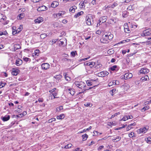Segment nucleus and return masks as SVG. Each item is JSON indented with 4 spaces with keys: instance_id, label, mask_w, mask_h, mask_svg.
<instances>
[{
    "instance_id": "obj_1",
    "label": "nucleus",
    "mask_w": 151,
    "mask_h": 151,
    "mask_svg": "<svg viewBox=\"0 0 151 151\" xmlns=\"http://www.w3.org/2000/svg\"><path fill=\"white\" fill-rule=\"evenodd\" d=\"M113 37V35L110 32H106L103 35L101 41L102 43H108L112 39Z\"/></svg>"
},
{
    "instance_id": "obj_2",
    "label": "nucleus",
    "mask_w": 151,
    "mask_h": 151,
    "mask_svg": "<svg viewBox=\"0 0 151 151\" xmlns=\"http://www.w3.org/2000/svg\"><path fill=\"white\" fill-rule=\"evenodd\" d=\"M75 84L76 86L82 90V91L79 92L78 94L84 93L87 89L86 88V84L84 82L76 81Z\"/></svg>"
},
{
    "instance_id": "obj_3",
    "label": "nucleus",
    "mask_w": 151,
    "mask_h": 151,
    "mask_svg": "<svg viewBox=\"0 0 151 151\" xmlns=\"http://www.w3.org/2000/svg\"><path fill=\"white\" fill-rule=\"evenodd\" d=\"M95 16L93 15L89 14L86 17L85 20L86 24L88 25H91L93 23V19Z\"/></svg>"
},
{
    "instance_id": "obj_4",
    "label": "nucleus",
    "mask_w": 151,
    "mask_h": 151,
    "mask_svg": "<svg viewBox=\"0 0 151 151\" xmlns=\"http://www.w3.org/2000/svg\"><path fill=\"white\" fill-rule=\"evenodd\" d=\"M132 74L130 73H125L124 76H121V78L122 79L127 80L132 78Z\"/></svg>"
},
{
    "instance_id": "obj_5",
    "label": "nucleus",
    "mask_w": 151,
    "mask_h": 151,
    "mask_svg": "<svg viewBox=\"0 0 151 151\" xmlns=\"http://www.w3.org/2000/svg\"><path fill=\"white\" fill-rule=\"evenodd\" d=\"M107 17L104 16L101 17L99 20V22L97 24V27H98L99 26L102 24V23L105 22L107 19Z\"/></svg>"
},
{
    "instance_id": "obj_6",
    "label": "nucleus",
    "mask_w": 151,
    "mask_h": 151,
    "mask_svg": "<svg viewBox=\"0 0 151 151\" xmlns=\"http://www.w3.org/2000/svg\"><path fill=\"white\" fill-rule=\"evenodd\" d=\"M148 129L149 128L148 127H145L138 129L137 132L138 134H141L142 133H144L147 131Z\"/></svg>"
},
{
    "instance_id": "obj_7",
    "label": "nucleus",
    "mask_w": 151,
    "mask_h": 151,
    "mask_svg": "<svg viewBox=\"0 0 151 151\" xmlns=\"http://www.w3.org/2000/svg\"><path fill=\"white\" fill-rule=\"evenodd\" d=\"M6 17L1 14L0 13V22L3 23L4 24H7L8 23V21H6L5 23L4 22V21L6 20Z\"/></svg>"
},
{
    "instance_id": "obj_8",
    "label": "nucleus",
    "mask_w": 151,
    "mask_h": 151,
    "mask_svg": "<svg viewBox=\"0 0 151 151\" xmlns=\"http://www.w3.org/2000/svg\"><path fill=\"white\" fill-rule=\"evenodd\" d=\"M151 34L150 31L148 30V29L143 31V32L141 33V35L142 37H145L146 36H150Z\"/></svg>"
},
{
    "instance_id": "obj_9",
    "label": "nucleus",
    "mask_w": 151,
    "mask_h": 151,
    "mask_svg": "<svg viewBox=\"0 0 151 151\" xmlns=\"http://www.w3.org/2000/svg\"><path fill=\"white\" fill-rule=\"evenodd\" d=\"M149 72V69L146 68H142L139 70V72L141 74H145L148 73Z\"/></svg>"
},
{
    "instance_id": "obj_10",
    "label": "nucleus",
    "mask_w": 151,
    "mask_h": 151,
    "mask_svg": "<svg viewBox=\"0 0 151 151\" xmlns=\"http://www.w3.org/2000/svg\"><path fill=\"white\" fill-rule=\"evenodd\" d=\"M84 65H85L89 66L91 68H92L96 65V62L93 61L86 62L84 63Z\"/></svg>"
},
{
    "instance_id": "obj_11",
    "label": "nucleus",
    "mask_w": 151,
    "mask_h": 151,
    "mask_svg": "<svg viewBox=\"0 0 151 151\" xmlns=\"http://www.w3.org/2000/svg\"><path fill=\"white\" fill-rule=\"evenodd\" d=\"M109 74L107 71H102L98 73V76L101 77H104Z\"/></svg>"
},
{
    "instance_id": "obj_12",
    "label": "nucleus",
    "mask_w": 151,
    "mask_h": 151,
    "mask_svg": "<svg viewBox=\"0 0 151 151\" xmlns=\"http://www.w3.org/2000/svg\"><path fill=\"white\" fill-rule=\"evenodd\" d=\"M41 67L42 69L47 70L50 68V65L48 63H44L41 65Z\"/></svg>"
},
{
    "instance_id": "obj_13",
    "label": "nucleus",
    "mask_w": 151,
    "mask_h": 151,
    "mask_svg": "<svg viewBox=\"0 0 151 151\" xmlns=\"http://www.w3.org/2000/svg\"><path fill=\"white\" fill-rule=\"evenodd\" d=\"M20 70L17 69L13 68L12 69V74L14 76H17L20 72Z\"/></svg>"
},
{
    "instance_id": "obj_14",
    "label": "nucleus",
    "mask_w": 151,
    "mask_h": 151,
    "mask_svg": "<svg viewBox=\"0 0 151 151\" xmlns=\"http://www.w3.org/2000/svg\"><path fill=\"white\" fill-rule=\"evenodd\" d=\"M129 85L126 83L124 84L122 87L124 91H127L129 89Z\"/></svg>"
},
{
    "instance_id": "obj_15",
    "label": "nucleus",
    "mask_w": 151,
    "mask_h": 151,
    "mask_svg": "<svg viewBox=\"0 0 151 151\" xmlns=\"http://www.w3.org/2000/svg\"><path fill=\"white\" fill-rule=\"evenodd\" d=\"M119 67L116 65H114L111 66L110 68L111 70L112 71H115L116 72L118 71L119 69Z\"/></svg>"
},
{
    "instance_id": "obj_16",
    "label": "nucleus",
    "mask_w": 151,
    "mask_h": 151,
    "mask_svg": "<svg viewBox=\"0 0 151 151\" xmlns=\"http://www.w3.org/2000/svg\"><path fill=\"white\" fill-rule=\"evenodd\" d=\"M66 91L68 93H70L72 96L74 95L75 94V92L73 88L68 89H67Z\"/></svg>"
},
{
    "instance_id": "obj_17",
    "label": "nucleus",
    "mask_w": 151,
    "mask_h": 151,
    "mask_svg": "<svg viewBox=\"0 0 151 151\" xmlns=\"http://www.w3.org/2000/svg\"><path fill=\"white\" fill-rule=\"evenodd\" d=\"M117 82L118 83H119V82L117 81V80H113V81H111L110 82L109 84H108V86L109 87H110L113 85H116L118 84V83H116V82Z\"/></svg>"
},
{
    "instance_id": "obj_18",
    "label": "nucleus",
    "mask_w": 151,
    "mask_h": 151,
    "mask_svg": "<svg viewBox=\"0 0 151 151\" xmlns=\"http://www.w3.org/2000/svg\"><path fill=\"white\" fill-rule=\"evenodd\" d=\"M91 81L93 82V85L94 86H97L99 84V82L98 78L95 80L91 79Z\"/></svg>"
},
{
    "instance_id": "obj_19",
    "label": "nucleus",
    "mask_w": 151,
    "mask_h": 151,
    "mask_svg": "<svg viewBox=\"0 0 151 151\" xmlns=\"http://www.w3.org/2000/svg\"><path fill=\"white\" fill-rule=\"evenodd\" d=\"M43 21V18L42 17H39L36 19L35 22L36 23H40Z\"/></svg>"
},
{
    "instance_id": "obj_20",
    "label": "nucleus",
    "mask_w": 151,
    "mask_h": 151,
    "mask_svg": "<svg viewBox=\"0 0 151 151\" xmlns=\"http://www.w3.org/2000/svg\"><path fill=\"white\" fill-rule=\"evenodd\" d=\"M22 63V61L20 59H17L16 62V65L19 66Z\"/></svg>"
},
{
    "instance_id": "obj_21",
    "label": "nucleus",
    "mask_w": 151,
    "mask_h": 151,
    "mask_svg": "<svg viewBox=\"0 0 151 151\" xmlns=\"http://www.w3.org/2000/svg\"><path fill=\"white\" fill-rule=\"evenodd\" d=\"M59 5V3L57 1H53L51 4L52 7L55 8Z\"/></svg>"
},
{
    "instance_id": "obj_22",
    "label": "nucleus",
    "mask_w": 151,
    "mask_h": 151,
    "mask_svg": "<svg viewBox=\"0 0 151 151\" xmlns=\"http://www.w3.org/2000/svg\"><path fill=\"white\" fill-rule=\"evenodd\" d=\"M95 65V67L96 68H99L102 66V64L100 63V62L98 60L96 63V65Z\"/></svg>"
},
{
    "instance_id": "obj_23",
    "label": "nucleus",
    "mask_w": 151,
    "mask_h": 151,
    "mask_svg": "<svg viewBox=\"0 0 151 151\" xmlns=\"http://www.w3.org/2000/svg\"><path fill=\"white\" fill-rule=\"evenodd\" d=\"M63 75L66 81H69L70 80V77L68 76V75L67 74V73H64L63 74Z\"/></svg>"
},
{
    "instance_id": "obj_24",
    "label": "nucleus",
    "mask_w": 151,
    "mask_h": 151,
    "mask_svg": "<svg viewBox=\"0 0 151 151\" xmlns=\"http://www.w3.org/2000/svg\"><path fill=\"white\" fill-rule=\"evenodd\" d=\"M91 35L89 33H85L84 34V37L85 40H87L91 37Z\"/></svg>"
},
{
    "instance_id": "obj_25",
    "label": "nucleus",
    "mask_w": 151,
    "mask_h": 151,
    "mask_svg": "<svg viewBox=\"0 0 151 151\" xmlns=\"http://www.w3.org/2000/svg\"><path fill=\"white\" fill-rule=\"evenodd\" d=\"M65 117V114H62L59 115L57 116L56 117V118L58 119H63Z\"/></svg>"
},
{
    "instance_id": "obj_26",
    "label": "nucleus",
    "mask_w": 151,
    "mask_h": 151,
    "mask_svg": "<svg viewBox=\"0 0 151 151\" xmlns=\"http://www.w3.org/2000/svg\"><path fill=\"white\" fill-rule=\"evenodd\" d=\"M149 79V77L148 76H145L144 77H142L141 79V80L142 82L145 81L147 80V79Z\"/></svg>"
},
{
    "instance_id": "obj_27",
    "label": "nucleus",
    "mask_w": 151,
    "mask_h": 151,
    "mask_svg": "<svg viewBox=\"0 0 151 151\" xmlns=\"http://www.w3.org/2000/svg\"><path fill=\"white\" fill-rule=\"evenodd\" d=\"M76 9L77 7L76 6H73L70 8L69 11L72 13H74L75 12V10Z\"/></svg>"
},
{
    "instance_id": "obj_28",
    "label": "nucleus",
    "mask_w": 151,
    "mask_h": 151,
    "mask_svg": "<svg viewBox=\"0 0 151 151\" xmlns=\"http://www.w3.org/2000/svg\"><path fill=\"white\" fill-rule=\"evenodd\" d=\"M21 30H16V29H12V34L13 35H14L18 34Z\"/></svg>"
},
{
    "instance_id": "obj_29",
    "label": "nucleus",
    "mask_w": 151,
    "mask_h": 151,
    "mask_svg": "<svg viewBox=\"0 0 151 151\" xmlns=\"http://www.w3.org/2000/svg\"><path fill=\"white\" fill-rule=\"evenodd\" d=\"M40 50H35L34 53H33V56H38L40 53Z\"/></svg>"
},
{
    "instance_id": "obj_30",
    "label": "nucleus",
    "mask_w": 151,
    "mask_h": 151,
    "mask_svg": "<svg viewBox=\"0 0 151 151\" xmlns=\"http://www.w3.org/2000/svg\"><path fill=\"white\" fill-rule=\"evenodd\" d=\"M10 118V116L9 115H7L4 116L2 118V120L4 121H7L9 120Z\"/></svg>"
},
{
    "instance_id": "obj_31",
    "label": "nucleus",
    "mask_w": 151,
    "mask_h": 151,
    "mask_svg": "<svg viewBox=\"0 0 151 151\" xmlns=\"http://www.w3.org/2000/svg\"><path fill=\"white\" fill-rule=\"evenodd\" d=\"M83 13V11H81V12H78L74 16V17L75 18L82 15Z\"/></svg>"
},
{
    "instance_id": "obj_32",
    "label": "nucleus",
    "mask_w": 151,
    "mask_h": 151,
    "mask_svg": "<svg viewBox=\"0 0 151 151\" xmlns=\"http://www.w3.org/2000/svg\"><path fill=\"white\" fill-rule=\"evenodd\" d=\"M65 13V12L64 11H61L58 14H57L56 16L57 17L58 16H59V18L62 17L63 15H64Z\"/></svg>"
},
{
    "instance_id": "obj_33",
    "label": "nucleus",
    "mask_w": 151,
    "mask_h": 151,
    "mask_svg": "<svg viewBox=\"0 0 151 151\" xmlns=\"http://www.w3.org/2000/svg\"><path fill=\"white\" fill-rule=\"evenodd\" d=\"M82 140L83 141L86 140L88 137V135L86 134L83 135L82 136Z\"/></svg>"
},
{
    "instance_id": "obj_34",
    "label": "nucleus",
    "mask_w": 151,
    "mask_h": 151,
    "mask_svg": "<svg viewBox=\"0 0 151 151\" xmlns=\"http://www.w3.org/2000/svg\"><path fill=\"white\" fill-rule=\"evenodd\" d=\"M150 108V107L148 106H146L144 107L141 109V111H144Z\"/></svg>"
},
{
    "instance_id": "obj_35",
    "label": "nucleus",
    "mask_w": 151,
    "mask_h": 151,
    "mask_svg": "<svg viewBox=\"0 0 151 151\" xmlns=\"http://www.w3.org/2000/svg\"><path fill=\"white\" fill-rule=\"evenodd\" d=\"M86 83L87 86H91L93 84V82L91 80V81L89 80L87 81Z\"/></svg>"
},
{
    "instance_id": "obj_36",
    "label": "nucleus",
    "mask_w": 151,
    "mask_h": 151,
    "mask_svg": "<svg viewBox=\"0 0 151 151\" xmlns=\"http://www.w3.org/2000/svg\"><path fill=\"white\" fill-rule=\"evenodd\" d=\"M24 14L22 13L19 14L17 17V18L19 19H21L24 17Z\"/></svg>"
},
{
    "instance_id": "obj_37",
    "label": "nucleus",
    "mask_w": 151,
    "mask_h": 151,
    "mask_svg": "<svg viewBox=\"0 0 151 151\" xmlns=\"http://www.w3.org/2000/svg\"><path fill=\"white\" fill-rule=\"evenodd\" d=\"M121 139V137L119 136H117L116 137H114V139H112L113 141H119Z\"/></svg>"
},
{
    "instance_id": "obj_38",
    "label": "nucleus",
    "mask_w": 151,
    "mask_h": 151,
    "mask_svg": "<svg viewBox=\"0 0 151 151\" xmlns=\"http://www.w3.org/2000/svg\"><path fill=\"white\" fill-rule=\"evenodd\" d=\"M58 40V39H57L52 40L49 42V44L50 45H52L53 44L55 43Z\"/></svg>"
},
{
    "instance_id": "obj_39",
    "label": "nucleus",
    "mask_w": 151,
    "mask_h": 151,
    "mask_svg": "<svg viewBox=\"0 0 151 151\" xmlns=\"http://www.w3.org/2000/svg\"><path fill=\"white\" fill-rule=\"evenodd\" d=\"M114 52V51L112 49H110L107 51V53L108 54L111 55L113 54Z\"/></svg>"
},
{
    "instance_id": "obj_40",
    "label": "nucleus",
    "mask_w": 151,
    "mask_h": 151,
    "mask_svg": "<svg viewBox=\"0 0 151 151\" xmlns=\"http://www.w3.org/2000/svg\"><path fill=\"white\" fill-rule=\"evenodd\" d=\"M47 36V34L46 33H43L40 35V37L42 39H44Z\"/></svg>"
},
{
    "instance_id": "obj_41",
    "label": "nucleus",
    "mask_w": 151,
    "mask_h": 151,
    "mask_svg": "<svg viewBox=\"0 0 151 151\" xmlns=\"http://www.w3.org/2000/svg\"><path fill=\"white\" fill-rule=\"evenodd\" d=\"M116 91V89L115 88L112 89L110 91V93L111 95L113 96L114 95V93H115V92Z\"/></svg>"
},
{
    "instance_id": "obj_42",
    "label": "nucleus",
    "mask_w": 151,
    "mask_h": 151,
    "mask_svg": "<svg viewBox=\"0 0 151 151\" xmlns=\"http://www.w3.org/2000/svg\"><path fill=\"white\" fill-rule=\"evenodd\" d=\"M84 105L88 107L89 106L90 107H91L93 106V104H92L91 103H90L89 102H87L84 104Z\"/></svg>"
},
{
    "instance_id": "obj_43",
    "label": "nucleus",
    "mask_w": 151,
    "mask_h": 151,
    "mask_svg": "<svg viewBox=\"0 0 151 151\" xmlns=\"http://www.w3.org/2000/svg\"><path fill=\"white\" fill-rule=\"evenodd\" d=\"M76 54H77L76 51H72L70 53V55L71 56L73 57H74L75 56Z\"/></svg>"
},
{
    "instance_id": "obj_44",
    "label": "nucleus",
    "mask_w": 151,
    "mask_h": 151,
    "mask_svg": "<svg viewBox=\"0 0 151 151\" xmlns=\"http://www.w3.org/2000/svg\"><path fill=\"white\" fill-rule=\"evenodd\" d=\"M129 136L130 138H132L133 137H135V133L134 132H131L129 134Z\"/></svg>"
},
{
    "instance_id": "obj_45",
    "label": "nucleus",
    "mask_w": 151,
    "mask_h": 151,
    "mask_svg": "<svg viewBox=\"0 0 151 151\" xmlns=\"http://www.w3.org/2000/svg\"><path fill=\"white\" fill-rule=\"evenodd\" d=\"M63 106H60L56 108V110L57 111H60L61 110L63 109Z\"/></svg>"
},
{
    "instance_id": "obj_46",
    "label": "nucleus",
    "mask_w": 151,
    "mask_h": 151,
    "mask_svg": "<svg viewBox=\"0 0 151 151\" xmlns=\"http://www.w3.org/2000/svg\"><path fill=\"white\" fill-rule=\"evenodd\" d=\"M72 146V145L71 144H69L66 145L65 147V148L66 149H69Z\"/></svg>"
},
{
    "instance_id": "obj_47",
    "label": "nucleus",
    "mask_w": 151,
    "mask_h": 151,
    "mask_svg": "<svg viewBox=\"0 0 151 151\" xmlns=\"http://www.w3.org/2000/svg\"><path fill=\"white\" fill-rule=\"evenodd\" d=\"M146 141L147 143H151V136L147 137Z\"/></svg>"
},
{
    "instance_id": "obj_48",
    "label": "nucleus",
    "mask_w": 151,
    "mask_h": 151,
    "mask_svg": "<svg viewBox=\"0 0 151 151\" xmlns=\"http://www.w3.org/2000/svg\"><path fill=\"white\" fill-rule=\"evenodd\" d=\"M50 96H54L57 97V96L58 95V92L55 91L54 92H53L52 93H50Z\"/></svg>"
},
{
    "instance_id": "obj_49",
    "label": "nucleus",
    "mask_w": 151,
    "mask_h": 151,
    "mask_svg": "<svg viewBox=\"0 0 151 151\" xmlns=\"http://www.w3.org/2000/svg\"><path fill=\"white\" fill-rule=\"evenodd\" d=\"M103 31H101V30L100 29L98 30L96 32V34H98L99 35H100L101 33H103Z\"/></svg>"
},
{
    "instance_id": "obj_50",
    "label": "nucleus",
    "mask_w": 151,
    "mask_h": 151,
    "mask_svg": "<svg viewBox=\"0 0 151 151\" xmlns=\"http://www.w3.org/2000/svg\"><path fill=\"white\" fill-rule=\"evenodd\" d=\"M133 128V127L130 126L129 124V125L128 127H127L126 130L127 131H128L131 129Z\"/></svg>"
},
{
    "instance_id": "obj_51",
    "label": "nucleus",
    "mask_w": 151,
    "mask_h": 151,
    "mask_svg": "<svg viewBox=\"0 0 151 151\" xmlns=\"http://www.w3.org/2000/svg\"><path fill=\"white\" fill-rule=\"evenodd\" d=\"M128 119V116H124L121 119V121H125Z\"/></svg>"
},
{
    "instance_id": "obj_52",
    "label": "nucleus",
    "mask_w": 151,
    "mask_h": 151,
    "mask_svg": "<svg viewBox=\"0 0 151 151\" xmlns=\"http://www.w3.org/2000/svg\"><path fill=\"white\" fill-rule=\"evenodd\" d=\"M41 8V11H44L46 9L47 7L45 6H41L40 7Z\"/></svg>"
},
{
    "instance_id": "obj_53",
    "label": "nucleus",
    "mask_w": 151,
    "mask_h": 151,
    "mask_svg": "<svg viewBox=\"0 0 151 151\" xmlns=\"http://www.w3.org/2000/svg\"><path fill=\"white\" fill-rule=\"evenodd\" d=\"M56 120V119L55 118H52L48 120V122L51 123L52 122L55 121Z\"/></svg>"
},
{
    "instance_id": "obj_54",
    "label": "nucleus",
    "mask_w": 151,
    "mask_h": 151,
    "mask_svg": "<svg viewBox=\"0 0 151 151\" xmlns=\"http://www.w3.org/2000/svg\"><path fill=\"white\" fill-rule=\"evenodd\" d=\"M124 32L127 33H129L131 32L129 29H124Z\"/></svg>"
},
{
    "instance_id": "obj_55",
    "label": "nucleus",
    "mask_w": 151,
    "mask_h": 151,
    "mask_svg": "<svg viewBox=\"0 0 151 151\" xmlns=\"http://www.w3.org/2000/svg\"><path fill=\"white\" fill-rule=\"evenodd\" d=\"M23 59L24 61L26 62L28 61L29 60H30V59L27 57H24Z\"/></svg>"
},
{
    "instance_id": "obj_56",
    "label": "nucleus",
    "mask_w": 151,
    "mask_h": 151,
    "mask_svg": "<svg viewBox=\"0 0 151 151\" xmlns=\"http://www.w3.org/2000/svg\"><path fill=\"white\" fill-rule=\"evenodd\" d=\"M44 101V99L42 98H40L38 99V101L39 102H42Z\"/></svg>"
},
{
    "instance_id": "obj_57",
    "label": "nucleus",
    "mask_w": 151,
    "mask_h": 151,
    "mask_svg": "<svg viewBox=\"0 0 151 151\" xmlns=\"http://www.w3.org/2000/svg\"><path fill=\"white\" fill-rule=\"evenodd\" d=\"M79 5H80V7L81 8H83V7H85V5L84 3L83 2L82 3H80L79 4Z\"/></svg>"
},
{
    "instance_id": "obj_58",
    "label": "nucleus",
    "mask_w": 151,
    "mask_h": 151,
    "mask_svg": "<svg viewBox=\"0 0 151 151\" xmlns=\"http://www.w3.org/2000/svg\"><path fill=\"white\" fill-rule=\"evenodd\" d=\"M56 90V88H54V89H53L50 91H49V92L50 93H52L53 92H54L55 91V90Z\"/></svg>"
},
{
    "instance_id": "obj_59",
    "label": "nucleus",
    "mask_w": 151,
    "mask_h": 151,
    "mask_svg": "<svg viewBox=\"0 0 151 151\" xmlns=\"http://www.w3.org/2000/svg\"><path fill=\"white\" fill-rule=\"evenodd\" d=\"M5 83H4L2 82H1V84L0 85V88H2L4 87L5 85Z\"/></svg>"
},
{
    "instance_id": "obj_60",
    "label": "nucleus",
    "mask_w": 151,
    "mask_h": 151,
    "mask_svg": "<svg viewBox=\"0 0 151 151\" xmlns=\"http://www.w3.org/2000/svg\"><path fill=\"white\" fill-rule=\"evenodd\" d=\"M27 112L25 111H23L22 114H21L20 115L21 116H24V115H26L27 114Z\"/></svg>"
},
{
    "instance_id": "obj_61",
    "label": "nucleus",
    "mask_w": 151,
    "mask_h": 151,
    "mask_svg": "<svg viewBox=\"0 0 151 151\" xmlns=\"http://www.w3.org/2000/svg\"><path fill=\"white\" fill-rule=\"evenodd\" d=\"M87 130H86V129H84L83 130V131L78 132V134L83 133L84 132H86Z\"/></svg>"
},
{
    "instance_id": "obj_62",
    "label": "nucleus",
    "mask_w": 151,
    "mask_h": 151,
    "mask_svg": "<svg viewBox=\"0 0 151 151\" xmlns=\"http://www.w3.org/2000/svg\"><path fill=\"white\" fill-rule=\"evenodd\" d=\"M151 103V99L149 101H146L145 102V105H146L147 104H149L150 103Z\"/></svg>"
},
{
    "instance_id": "obj_63",
    "label": "nucleus",
    "mask_w": 151,
    "mask_h": 151,
    "mask_svg": "<svg viewBox=\"0 0 151 151\" xmlns=\"http://www.w3.org/2000/svg\"><path fill=\"white\" fill-rule=\"evenodd\" d=\"M104 147V146H103V145L100 146L98 147V150H100L102 149Z\"/></svg>"
},
{
    "instance_id": "obj_64",
    "label": "nucleus",
    "mask_w": 151,
    "mask_h": 151,
    "mask_svg": "<svg viewBox=\"0 0 151 151\" xmlns=\"http://www.w3.org/2000/svg\"><path fill=\"white\" fill-rule=\"evenodd\" d=\"M91 3L93 5L96 4V0H93L91 2Z\"/></svg>"
}]
</instances>
